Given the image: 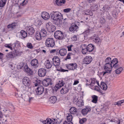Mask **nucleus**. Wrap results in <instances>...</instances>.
Returning <instances> with one entry per match:
<instances>
[{
  "mask_svg": "<svg viewBox=\"0 0 124 124\" xmlns=\"http://www.w3.org/2000/svg\"><path fill=\"white\" fill-rule=\"evenodd\" d=\"M118 60L117 58H115L111 60V59L110 57L107 58L105 61V64L104 66V68L105 70L103 73V75L107 73H110L112 71V68L114 66L115 63L117 62Z\"/></svg>",
  "mask_w": 124,
  "mask_h": 124,
  "instance_id": "obj_1",
  "label": "nucleus"
},
{
  "mask_svg": "<svg viewBox=\"0 0 124 124\" xmlns=\"http://www.w3.org/2000/svg\"><path fill=\"white\" fill-rule=\"evenodd\" d=\"M113 68L116 70L115 72L117 74H120L124 70V68L121 66L120 63L118 62V61L116 63H115Z\"/></svg>",
  "mask_w": 124,
  "mask_h": 124,
  "instance_id": "obj_2",
  "label": "nucleus"
},
{
  "mask_svg": "<svg viewBox=\"0 0 124 124\" xmlns=\"http://www.w3.org/2000/svg\"><path fill=\"white\" fill-rule=\"evenodd\" d=\"M52 18L54 20L59 19H62V16L61 13L58 11H53L50 14Z\"/></svg>",
  "mask_w": 124,
  "mask_h": 124,
  "instance_id": "obj_3",
  "label": "nucleus"
},
{
  "mask_svg": "<svg viewBox=\"0 0 124 124\" xmlns=\"http://www.w3.org/2000/svg\"><path fill=\"white\" fill-rule=\"evenodd\" d=\"M54 36L56 39L60 40H62L64 38L63 33L59 30L56 31L55 32Z\"/></svg>",
  "mask_w": 124,
  "mask_h": 124,
  "instance_id": "obj_4",
  "label": "nucleus"
},
{
  "mask_svg": "<svg viewBox=\"0 0 124 124\" xmlns=\"http://www.w3.org/2000/svg\"><path fill=\"white\" fill-rule=\"evenodd\" d=\"M45 44L47 46L53 47L55 45V42L53 38H49L46 40Z\"/></svg>",
  "mask_w": 124,
  "mask_h": 124,
  "instance_id": "obj_5",
  "label": "nucleus"
},
{
  "mask_svg": "<svg viewBox=\"0 0 124 124\" xmlns=\"http://www.w3.org/2000/svg\"><path fill=\"white\" fill-rule=\"evenodd\" d=\"M17 55L16 50L12 51L8 53L6 55V57L9 59L14 58Z\"/></svg>",
  "mask_w": 124,
  "mask_h": 124,
  "instance_id": "obj_6",
  "label": "nucleus"
},
{
  "mask_svg": "<svg viewBox=\"0 0 124 124\" xmlns=\"http://www.w3.org/2000/svg\"><path fill=\"white\" fill-rule=\"evenodd\" d=\"M93 58L91 56H87L84 59L83 62L84 64H88L92 61Z\"/></svg>",
  "mask_w": 124,
  "mask_h": 124,
  "instance_id": "obj_7",
  "label": "nucleus"
},
{
  "mask_svg": "<svg viewBox=\"0 0 124 124\" xmlns=\"http://www.w3.org/2000/svg\"><path fill=\"white\" fill-rule=\"evenodd\" d=\"M77 22H75L71 24V26L69 28L70 31L74 32L78 29V27L77 25Z\"/></svg>",
  "mask_w": 124,
  "mask_h": 124,
  "instance_id": "obj_8",
  "label": "nucleus"
},
{
  "mask_svg": "<svg viewBox=\"0 0 124 124\" xmlns=\"http://www.w3.org/2000/svg\"><path fill=\"white\" fill-rule=\"evenodd\" d=\"M64 85L65 83L63 80H59L58 83L55 85V87H54L53 89L54 90V89L56 91L58 89L62 87Z\"/></svg>",
  "mask_w": 124,
  "mask_h": 124,
  "instance_id": "obj_9",
  "label": "nucleus"
},
{
  "mask_svg": "<svg viewBox=\"0 0 124 124\" xmlns=\"http://www.w3.org/2000/svg\"><path fill=\"white\" fill-rule=\"evenodd\" d=\"M53 64L56 68V67L59 66L60 64V59L57 57L55 56L52 59Z\"/></svg>",
  "mask_w": 124,
  "mask_h": 124,
  "instance_id": "obj_10",
  "label": "nucleus"
},
{
  "mask_svg": "<svg viewBox=\"0 0 124 124\" xmlns=\"http://www.w3.org/2000/svg\"><path fill=\"white\" fill-rule=\"evenodd\" d=\"M23 84L25 86H29L31 84V82L30 79L27 77L23 78L22 80Z\"/></svg>",
  "mask_w": 124,
  "mask_h": 124,
  "instance_id": "obj_11",
  "label": "nucleus"
},
{
  "mask_svg": "<svg viewBox=\"0 0 124 124\" xmlns=\"http://www.w3.org/2000/svg\"><path fill=\"white\" fill-rule=\"evenodd\" d=\"M42 84L45 86H47L49 85H51L52 84V80L50 78L45 79L43 80Z\"/></svg>",
  "mask_w": 124,
  "mask_h": 124,
  "instance_id": "obj_12",
  "label": "nucleus"
},
{
  "mask_svg": "<svg viewBox=\"0 0 124 124\" xmlns=\"http://www.w3.org/2000/svg\"><path fill=\"white\" fill-rule=\"evenodd\" d=\"M66 67L67 69L71 70L75 69L77 67V65L76 63H73L69 64H66Z\"/></svg>",
  "mask_w": 124,
  "mask_h": 124,
  "instance_id": "obj_13",
  "label": "nucleus"
},
{
  "mask_svg": "<svg viewBox=\"0 0 124 124\" xmlns=\"http://www.w3.org/2000/svg\"><path fill=\"white\" fill-rule=\"evenodd\" d=\"M70 113H67L66 116H72L71 114H75L77 113V109L75 107H73L71 108L69 110Z\"/></svg>",
  "mask_w": 124,
  "mask_h": 124,
  "instance_id": "obj_14",
  "label": "nucleus"
},
{
  "mask_svg": "<svg viewBox=\"0 0 124 124\" xmlns=\"http://www.w3.org/2000/svg\"><path fill=\"white\" fill-rule=\"evenodd\" d=\"M44 90L43 86L38 85L37 89L36 90L37 93L38 94L41 95L43 93Z\"/></svg>",
  "mask_w": 124,
  "mask_h": 124,
  "instance_id": "obj_15",
  "label": "nucleus"
},
{
  "mask_svg": "<svg viewBox=\"0 0 124 124\" xmlns=\"http://www.w3.org/2000/svg\"><path fill=\"white\" fill-rule=\"evenodd\" d=\"M46 70L44 68H40L38 71V75L40 77H44L46 75Z\"/></svg>",
  "mask_w": 124,
  "mask_h": 124,
  "instance_id": "obj_16",
  "label": "nucleus"
},
{
  "mask_svg": "<svg viewBox=\"0 0 124 124\" xmlns=\"http://www.w3.org/2000/svg\"><path fill=\"white\" fill-rule=\"evenodd\" d=\"M41 16L42 18L46 20L49 19L50 17L49 14L46 11L42 12L41 14Z\"/></svg>",
  "mask_w": 124,
  "mask_h": 124,
  "instance_id": "obj_17",
  "label": "nucleus"
},
{
  "mask_svg": "<svg viewBox=\"0 0 124 124\" xmlns=\"http://www.w3.org/2000/svg\"><path fill=\"white\" fill-rule=\"evenodd\" d=\"M91 110V107L87 106H85V108L81 110V113L83 116H85Z\"/></svg>",
  "mask_w": 124,
  "mask_h": 124,
  "instance_id": "obj_18",
  "label": "nucleus"
},
{
  "mask_svg": "<svg viewBox=\"0 0 124 124\" xmlns=\"http://www.w3.org/2000/svg\"><path fill=\"white\" fill-rule=\"evenodd\" d=\"M24 71L29 75H32L33 72L31 69L29 68L27 65H25L24 67Z\"/></svg>",
  "mask_w": 124,
  "mask_h": 124,
  "instance_id": "obj_19",
  "label": "nucleus"
},
{
  "mask_svg": "<svg viewBox=\"0 0 124 124\" xmlns=\"http://www.w3.org/2000/svg\"><path fill=\"white\" fill-rule=\"evenodd\" d=\"M26 31L28 34L31 35L33 34L35 32L34 28L31 26L27 27L26 28Z\"/></svg>",
  "mask_w": 124,
  "mask_h": 124,
  "instance_id": "obj_20",
  "label": "nucleus"
},
{
  "mask_svg": "<svg viewBox=\"0 0 124 124\" xmlns=\"http://www.w3.org/2000/svg\"><path fill=\"white\" fill-rule=\"evenodd\" d=\"M69 88L66 86L63 87L60 91V92L62 94H64L68 93L69 91Z\"/></svg>",
  "mask_w": 124,
  "mask_h": 124,
  "instance_id": "obj_21",
  "label": "nucleus"
},
{
  "mask_svg": "<svg viewBox=\"0 0 124 124\" xmlns=\"http://www.w3.org/2000/svg\"><path fill=\"white\" fill-rule=\"evenodd\" d=\"M92 37L93 41L96 43H99L100 42V39L98 35H94Z\"/></svg>",
  "mask_w": 124,
  "mask_h": 124,
  "instance_id": "obj_22",
  "label": "nucleus"
},
{
  "mask_svg": "<svg viewBox=\"0 0 124 124\" xmlns=\"http://www.w3.org/2000/svg\"><path fill=\"white\" fill-rule=\"evenodd\" d=\"M38 60L35 59H33L31 62V66L33 67L34 68H35L38 67Z\"/></svg>",
  "mask_w": 124,
  "mask_h": 124,
  "instance_id": "obj_23",
  "label": "nucleus"
},
{
  "mask_svg": "<svg viewBox=\"0 0 124 124\" xmlns=\"http://www.w3.org/2000/svg\"><path fill=\"white\" fill-rule=\"evenodd\" d=\"M87 50L90 52L93 51L94 49V47L93 45L92 44H90L86 46Z\"/></svg>",
  "mask_w": 124,
  "mask_h": 124,
  "instance_id": "obj_24",
  "label": "nucleus"
},
{
  "mask_svg": "<svg viewBox=\"0 0 124 124\" xmlns=\"http://www.w3.org/2000/svg\"><path fill=\"white\" fill-rule=\"evenodd\" d=\"M56 101L57 98L55 96H51L49 99V102L53 104L55 103Z\"/></svg>",
  "mask_w": 124,
  "mask_h": 124,
  "instance_id": "obj_25",
  "label": "nucleus"
},
{
  "mask_svg": "<svg viewBox=\"0 0 124 124\" xmlns=\"http://www.w3.org/2000/svg\"><path fill=\"white\" fill-rule=\"evenodd\" d=\"M17 95L18 96V97L22 98V99H23L24 101H27L29 98V96L27 94H23V95L21 94L20 95H18V93H17Z\"/></svg>",
  "mask_w": 124,
  "mask_h": 124,
  "instance_id": "obj_26",
  "label": "nucleus"
},
{
  "mask_svg": "<svg viewBox=\"0 0 124 124\" xmlns=\"http://www.w3.org/2000/svg\"><path fill=\"white\" fill-rule=\"evenodd\" d=\"M44 64L45 66L47 69L50 68L52 66V63L50 62L48 60H46Z\"/></svg>",
  "mask_w": 124,
  "mask_h": 124,
  "instance_id": "obj_27",
  "label": "nucleus"
},
{
  "mask_svg": "<svg viewBox=\"0 0 124 124\" xmlns=\"http://www.w3.org/2000/svg\"><path fill=\"white\" fill-rule=\"evenodd\" d=\"M42 36L40 33V32L37 31L36 32L35 35V38L36 39L38 40H40L42 39Z\"/></svg>",
  "mask_w": 124,
  "mask_h": 124,
  "instance_id": "obj_28",
  "label": "nucleus"
},
{
  "mask_svg": "<svg viewBox=\"0 0 124 124\" xmlns=\"http://www.w3.org/2000/svg\"><path fill=\"white\" fill-rule=\"evenodd\" d=\"M67 53V50L65 49H62L60 50L59 53L60 55L62 56L65 55Z\"/></svg>",
  "mask_w": 124,
  "mask_h": 124,
  "instance_id": "obj_29",
  "label": "nucleus"
},
{
  "mask_svg": "<svg viewBox=\"0 0 124 124\" xmlns=\"http://www.w3.org/2000/svg\"><path fill=\"white\" fill-rule=\"evenodd\" d=\"M62 19H58L54 20V23L57 26H60L62 23Z\"/></svg>",
  "mask_w": 124,
  "mask_h": 124,
  "instance_id": "obj_30",
  "label": "nucleus"
},
{
  "mask_svg": "<svg viewBox=\"0 0 124 124\" xmlns=\"http://www.w3.org/2000/svg\"><path fill=\"white\" fill-rule=\"evenodd\" d=\"M100 87L102 89L104 90H106L107 88V84L104 82H102L101 83Z\"/></svg>",
  "mask_w": 124,
  "mask_h": 124,
  "instance_id": "obj_31",
  "label": "nucleus"
},
{
  "mask_svg": "<svg viewBox=\"0 0 124 124\" xmlns=\"http://www.w3.org/2000/svg\"><path fill=\"white\" fill-rule=\"evenodd\" d=\"M91 82L90 83V84H89L87 83L86 84V85L87 86H88L89 85L92 86H93L96 83V80L95 78H91Z\"/></svg>",
  "mask_w": 124,
  "mask_h": 124,
  "instance_id": "obj_32",
  "label": "nucleus"
},
{
  "mask_svg": "<svg viewBox=\"0 0 124 124\" xmlns=\"http://www.w3.org/2000/svg\"><path fill=\"white\" fill-rule=\"evenodd\" d=\"M20 35L23 38L22 39H24L27 36V32L23 30H22L20 31Z\"/></svg>",
  "mask_w": 124,
  "mask_h": 124,
  "instance_id": "obj_33",
  "label": "nucleus"
},
{
  "mask_svg": "<svg viewBox=\"0 0 124 124\" xmlns=\"http://www.w3.org/2000/svg\"><path fill=\"white\" fill-rule=\"evenodd\" d=\"M40 32L41 35H42V37H44L46 36L47 34L46 31L44 29H42Z\"/></svg>",
  "mask_w": 124,
  "mask_h": 124,
  "instance_id": "obj_34",
  "label": "nucleus"
},
{
  "mask_svg": "<svg viewBox=\"0 0 124 124\" xmlns=\"http://www.w3.org/2000/svg\"><path fill=\"white\" fill-rule=\"evenodd\" d=\"M76 105L78 107L82 106L84 105V102L82 100H78L76 103Z\"/></svg>",
  "mask_w": 124,
  "mask_h": 124,
  "instance_id": "obj_35",
  "label": "nucleus"
},
{
  "mask_svg": "<svg viewBox=\"0 0 124 124\" xmlns=\"http://www.w3.org/2000/svg\"><path fill=\"white\" fill-rule=\"evenodd\" d=\"M16 24V23H13L8 25L7 26V27L8 29L11 28L12 29H13L15 27Z\"/></svg>",
  "mask_w": 124,
  "mask_h": 124,
  "instance_id": "obj_36",
  "label": "nucleus"
},
{
  "mask_svg": "<svg viewBox=\"0 0 124 124\" xmlns=\"http://www.w3.org/2000/svg\"><path fill=\"white\" fill-rule=\"evenodd\" d=\"M92 102L95 103H96L98 101V97L96 95H93L92 96Z\"/></svg>",
  "mask_w": 124,
  "mask_h": 124,
  "instance_id": "obj_37",
  "label": "nucleus"
},
{
  "mask_svg": "<svg viewBox=\"0 0 124 124\" xmlns=\"http://www.w3.org/2000/svg\"><path fill=\"white\" fill-rule=\"evenodd\" d=\"M7 0H0V7H4L5 5Z\"/></svg>",
  "mask_w": 124,
  "mask_h": 124,
  "instance_id": "obj_38",
  "label": "nucleus"
},
{
  "mask_svg": "<svg viewBox=\"0 0 124 124\" xmlns=\"http://www.w3.org/2000/svg\"><path fill=\"white\" fill-rule=\"evenodd\" d=\"M84 47H82V53L84 54H86L87 53L88 50H87V49L86 47V45H85V46H84Z\"/></svg>",
  "mask_w": 124,
  "mask_h": 124,
  "instance_id": "obj_39",
  "label": "nucleus"
},
{
  "mask_svg": "<svg viewBox=\"0 0 124 124\" xmlns=\"http://www.w3.org/2000/svg\"><path fill=\"white\" fill-rule=\"evenodd\" d=\"M59 0H54V1L55 4H56V5L58 6H61L62 2L61 0L59 1Z\"/></svg>",
  "mask_w": 124,
  "mask_h": 124,
  "instance_id": "obj_40",
  "label": "nucleus"
},
{
  "mask_svg": "<svg viewBox=\"0 0 124 124\" xmlns=\"http://www.w3.org/2000/svg\"><path fill=\"white\" fill-rule=\"evenodd\" d=\"M52 25V24L50 22H48L46 23V28L48 30V31L49 30L51 26Z\"/></svg>",
  "mask_w": 124,
  "mask_h": 124,
  "instance_id": "obj_41",
  "label": "nucleus"
},
{
  "mask_svg": "<svg viewBox=\"0 0 124 124\" xmlns=\"http://www.w3.org/2000/svg\"><path fill=\"white\" fill-rule=\"evenodd\" d=\"M124 102V100L119 101L117 102H115V105H117L118 106L121 105V104Z\"/></svg>",
  "mask_w": 124,
  "mask_h": 124,
  "instance_id": "obj_42",
  "label": "nucleus"
},
{
  "mask_svg": "<svg viewBox=\"0 0 124 124\" xmlns=\"http://www.w3.org/2000/svg\"><path fill=\"white\" fill-rule=\"evenodd\" d=\"M50 29L48 31H49L52 32H53L55 30L56 27L55 26L52 25Z\"/></svg>",
  "mask_w": 124,
  "mask_h": 124,
  "instance_id": "obj_43",
  "label": "nucleus"
},
{
  "mask_svg": "<svg viewBox=\"0 0 124 124\" xmlns=\"http://www.w3.org/2000/svg\"><path fill=\"white\" fill-rule=\"evenodd\" d=\"M5 46L6 47L10 48L11 50H12V46L11 44H6L5 45Z\"/></svg>",
  "mask_w": 124,
  "mask_h": 124,
  "instance_id": "obj_44",
  "label": "nucleus"
},
{
  "mask_svg": "<svg viewBox=\"0 0 124 124\" xmlns=\"http://www.w3.org/2000/svg\"><path fill=\"white\" fill-rule=\"evenodd\" d=\"M26 46L28 48L31 49H32L33 48L32 44L30 43H27Z\"/></svg>",
  "mask_w": 124,
  "mask_h": 124,
  "instance_id": "obj_45",
  "label": "nucleus"
},
{
  "mask_svg": "<svg viewBox=\"0 0 124 124\" xmlns=\"http://www.w3.org/2000/svg\"><path fill=\"white\" fill-rule=\"evenodd\" d=\"M100 22L102 24H104L105 22L104 18L103 17L101 18L100 19Z\"/></svg>",
  "mask_w": 124,
  "mask_h": 124,
  "instance_id": "obj_46",
  "label": "nucleus"
},
{
  "mask_svg": "<svg viewBox=\"0 0 124 124\" xmlns=\"http://www.w3.org/2000/svg\"><path fill=\"white\" fill-rule=\"evenodd\" d=\"M24 63L23 62H21L19 63L18 66L17 67L18 69H21L22 68L24 65Z\"/></svg>",
  "mask_w": 124,
  "mask_h": 124,
  "instance_id": "obj_47",
  "label": "nucleus"
},
{
  "mask_svg": "<svg viewBox=\"0 0 124 124\" xmlns=\"http://www.w3.org/2000/svg\"><path fill=\"white\" fill-rule=\"evenodd\" d=\"M86 120V119L85 118H82L79 121V123L80 124H83Z\"/></svg>",
  "mask_w": 124,
  "mask_h": 124,
  "instance_id": "obj_48",
  "label": "nucleus"
},
{
  "mask_svg": "<svg viewBox=\"0 0 124 124\" xmlns=\"http://www.w3.org/2000/svg\"><path fill=\"white\" fill-rule=\"evenodd\" d=\"M72 55V54L70 53H69L68 54L66 57L65 59V60L67 59H71L70 56Z\"/></svg>",
  "mask_w": 124,
  "mask_h": 124,
  "instance_id": "obj_49",
  "label": "nucleus"
},
{
  "mask_svg": "<svg viewBox=\"0 0 124 124\" xmlns=\"http://www.w3.org/2000/svg\"><path fill=\"white\" fill-rule=\"evenodd\" d=\"M46 121V124H51L52 122V120L50 119H47Z\"/></svg>",
  "mask_w": 124,
  "mask_h": 124,
  "instance_id": "obj_50",
  "label": "nucleus"
},
{
  "mask_svg": "<svg viewBox=\"0 0 124 124\" xmlns=\"http://www.w3.org/2000/svg\"><path fill=\"white\" fill-rule=\"evenodd\" d=\"M71 10V9L70 8H67L64 9L63 11L65 13H68Z\"/></svg>",
  "mask_w": 124,
  "mask_h": 124,
  "instance_id": "obj_51",
  "label": "nucleus"
},
{
  "mask_svg": "<svg viewBox=\"0 0 124 124\" xmlns=\"http://www.w3.org/2000/svg\"><path fill=\"white\" fill-rule=\"evenodd\" d=\"M67 121L69 122H71L72 119V117H67Z\"/></svg>",
  "mask_w": 124,
  "mask_h": 124,
  "instance_id": "obj_52",
  "label": "nucleus"
},
{
  "mask_svg": "<svg viewBox=\"0 0 124 124\" xmlns=\"http://www.w3.org/2000/svg\"><path fill=\"white\" fill-rule=\"evenodd\" d=\"M71 39L72 41H76L77 39V36L76 35H74L71 38Z\"/></svg>",
  "mask_w": 124,
  "mask_h": 124,
  "instance_id": "obj_53",
  "label": "nucleus"
},
{
  "mask_svg": "<svg viewBox=\"0 0 124 124\" xmlns=\"http://www.w3.org/2000/svg\"><path fill=\"white\" fill-rule=\"evenodd\" d=\"M28 0H24V1L22 3L21 5H22V6L26 5L28 2Z\"/></svg>",
  "mask_w": 124,
  "mask_h": 124,
  "instance_id": "obj_54",
  "label": "nucleus"
},
{
  "mask_svg": "<svg viewBox=\"0 0 124 124\" xmlns=\"http://www.w3.org/2000/svg\"><path fill=\"white\" fill-rule=\"evenodd\" d=\"M73 45H70L69 46L67 47L68 51H72L71 47L73 46Z\"/></svg>",
  "mask_w": 124,
  "mask_h": 124,
  "instance_id": "obj_55",
  "label": "nucleus"
},
{
  "mask_svg": "<svg viewBox=\"0 0 124 124\" xmlns=\"http://www.w3.org/2000/svg\"><path fill=\"white\" fill-rule=\"evenodd\" d=\"M94 89L95 90L97 91L98 92H99L100 91V89L97 86H95L94 87Z\"/></svg>",
  "mask_w": 124,
  "mask_h": 124,
  "instance_id": "obj_56",
  "label": "nucleus"
},
{
  "mask_svg": "<svg viewBox=\"0 0 124 124\" xmlns=\"http://www.w3.org/2000/svg\"><path fill=\"white\" fill-rule=\"evenodd\" d=\"M33 97H30L29 96V98L27 100V101H28L29 102H30L32 101L33 100Z\"/></svg>",
  "mask_w": 124,
  "mask_h": 124,
  "instance_id": "obj_57",
  "label": "nucleus"
},
{
  "mask_svg": "<svg viewBox=\"0 0 124 124\" xmlns=\"http://www.w3.org/2000/svg\"><path fill=\"white\" fill-rule=\"evenodd\" d=\"M72 51L73 52L74 54H75L76 53H77L78 52V50L76 49H72Z\"/></svg>",
  "mask_w": 124,
  "mask_h": 124,
  "instance_id": "obj_58",
  "label": "nucleus"
},
{
  "mask_svg": "<svg viewBox=\"0 0 124 124\" xmlns=\"http://www.w3.org/2000/svg\"><path fill=\"white\" fill-rule=\"evenodd\" d=\"M90 31L89 30H87L85 31H84L83 33L84 34H86L87 35L88 34H89V32Z\"/></svg>",
  "mask_w": 124,
  "mask_h": 124,
  "instance_id": "obj_59",
  "label": "nucleus"
},
{
  "mask_svg": "<svg viewBox=\"0 0 124 124\" xmlns=\"http://www.w3.org/2000/svg\"><path fill=\"white\" fill-rule=\"evenodd\" d=\"M88 11L89 12V15L90 16H92L93 15V13L92 12L91 10H88Z\"/></svg>",
  "mask_w": 124,
  "mask_h": 124,
  "instance_id": "obj_60",
  "label": "nucleus"
},
{
  "mask_svg": "<svg viewBox=\"0 0 124 124\" xmlns=\"http://www.w3.org/2000/svg\"><path fill=\"white\" fill-rule=\"evenodd\" d=\"M79 83V81L77 80H75L73 83V85H75Z\"/></svg>",
  "mask_w": 124,
  "mask_h": 124,
  "instance_id": "obj_61",
  "label": "nucleus"
},
{
  "mask_svg": "<svg viewBox=\"0 0 124 124\" xmlns=\"http://www.w3.org/2000/svg\"><path fill=\"white\" fill-rule=\"evenodd\" d=\"M60 71L62 72H65L67 71L68 72V70H65L63 69H61L60 70Z\"/></svg>",
  "mask_w": 124,
  "mask_h": 124,
  "instance_id": "obj_62",
  "label": "nucleus"
},
{
  "mask_svg": "<svg viewBox=\"0 0 124 124\" xmlns=\"http://www.w3.org/2000/svg\"><path fill=\"white\" fill-rule=\"evenodd\" d=\"M56 50L55 49L52 50L50 51V53H54L55 52Z\"/></svg>",
  "mask_w": 124,
  "mask_h": 124,
  "instance_id": "obj_63",
  "label": "nucleus"
},
{
  "mask_svg": "<svg viewBox=\"0 0 124 124\" xmlns=\"http://www.w3.org/2000/svg\"><path fill=\"white\" fill-rule=\"evenodd\" d=\"M121 119H118L117 120V124H120V122H121Z\"/></svg>",
  "mask_w": 124,
  "mask_h": 124,
  "instance_id": "obj_64",
  "label": "nucleus"
}]
</instances>
